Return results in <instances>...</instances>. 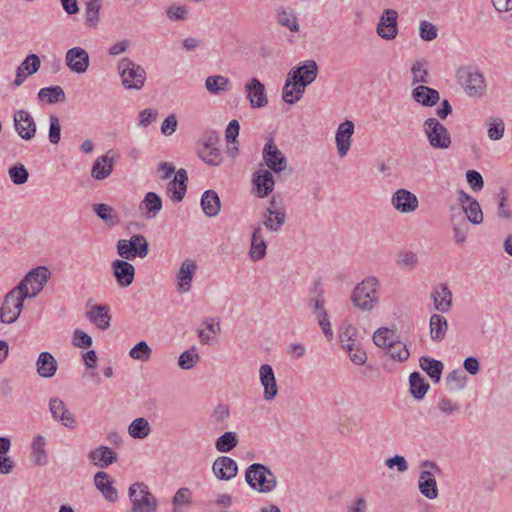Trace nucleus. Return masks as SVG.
Returning <instances> with one entry per match:
<instances>
[{"instance_id": "obj_20", "label": "nucleus", "mask_w": 512, "mask_h": 512, "mask_svg": "<svg viewBox=\"0 0 512 512\" xmlns=\"http://www.w3.org/2000/svg\"><path fill=\"white\" fill-rule=\"evenodd\" d=\"M453 238L456 245H463L467 240L469 225L459 208H452L450 215Z\"/></svg>"}, {"instance_id": "obj_24", "label": "nucleus", "mask_w": 512, "mask_h": 512, "mask_svg": "<svg viewBox=\"0 0 512 512\" xmlns=\"http://www.w3.org/2000/svg\"><path fill=\"white\" fill-rule=\"evenodd\" d=\"M260 382L264 388L263 396L266 401L275 399L278 387L274 371L269 364H263L259 369Z\"/></svg>"}, {"instance_id": "obj_64", "label": "nucleus", "mask_w": 512, "mask_h": 512, "mask_svg": "<svg viewBox=\"0 0 512 512\" xmlns=\"http://www.w3.org/2000/svg\"><path fill=\"white\" fill-rule=\"evenodd\" d=\"M498 209L497 215L500 218L509 219L511 217V212L507 206V190L504 187H501L499 192L496 194Z\"/></svg>"}, {"instance_id": "obj_26", "label": "nucleus", "mask_w": 512, "mask_h": 512, "mask_svg": "<svg viewBox=\"0 0 512 512\" xmlns=\"http://www.w3.org/2000/svg\"><path fill=\"white\" fill-rule=\"evenodd\" d=\"M354 133V123L350 120H345L339 124L335 140L337 145V151L340 157L346 156L351 146V137Z\"/></svg>"}, {"instance_id": "obj_31", "label": "nucleus", "mask_w": 512, "mask_h": 512, "mask_svg": "<svg viewBox=\"0 0 512 512\" xmlns=\"http://www.w3.org/2000/svg\"><path fill=\"white\" fill-rule=\"evenodd\" d=\"M412 98L424 107H432L440 100L439 92L426 85H419L412 90Z\"/></svg>"}, {"instance_id": "obj_10", "label": "nucleus", "mask_w": 512, "mask_h": 512, "mask_svg": "<svg viewBox=\"0 0 512 512\" xmlns=\"http://www.w3.org/2000/svg\"><path fill=\"white\" fill-rule=\"evenodd\" d=\"M116 248L118 255L127 260L145 258L149 253L148 242L141 234H134L130 239H120Z\"/></svg>"}, {"instance_id": "obj_11", "label": "nucleus", "mask_w": 512, "mask_h": 512, "mask_svg": "<svg viewBox=\"0 0 512 512\" xmlns=\"http://www.w3.org/2000/svg\"><path fill=\"white\" fill-rule=\"evenodd\" d=\"M320 287L319 283L315 284L314 290L318 295L316 297H310L308 299V306L312 310V313L317 318L319 326L322 329L323 334L328 338H332L333 332L331 329V324L329 321L328 314L324 308V298L322 297L323 291L318 288Z\"/></svg>"}, {"instance_id": "obj_52", "label": "nucleus", "mask_w": 512, "mask_h": 512, "mask_svg": "<svg viewBox=\"0 0 512 512\" xmlns=\"http://www.w3.org/2000/svg\"><path fill=\"white\" fill-rule=\"evenodd\" d=\"M239 443L238 435L236 432H225L217 438L215 448L221 453H228L233 450Z\"/></svg>"}, {"instance_id": "obj_42", "label": "nucleus", "mask_w": 512, "mask_h": 512, "mask_svg": "<svg viewBox=\"0 0 512 512\" xmlns=\"http://www.w3.org/2000/svg\"><path fill=\"white\" fill-rule=\"evenodd\" d=\"M93 211L109 227L116 226L120 223V218L118 217L117 213L108 204H94Z\"/></svg>"}, {"instance_id": "obj_7", "label": "nucleus", "mask_w": 512, "mask_h": 512, "mask_svg": "<svg viewBox=\"0 0 512 512\" xmlns=\"http://www.w3.org/2000/svg\"><path fill=\"white\" fill-rule=\"evenodd\" d=\"M418 489L426 498L433 500L438 497L436 475L441 473L440 467L433 461L425 460L420 464Z\"/></svg>"}, {"instance_id": "obj_46", "label": "nucleus", "mask_w": 512, "mask_h": 512, "mask_svg": "<svg viewBox=\"0 0 512 512\" xmlns=\"http://www.w3.org/2000/svg\"><path fill=\"white\" fill-rule=\"evenodd\" d=\"M409 383L412 396L418 400L422 399L429 389V384L419 372H413L410 374Z\"/></svg>"}, {"instance_id": "obj_38", "label": "nucleus", "mask_w": 512, "mask_h": 512, "mask_svg": "<svg viewBox=\"0 0 512 512\" xmlns=\"http://www.w3.org/2000/svg\"><path fill=\"white\" fill-rule=\"evenodd\" d=\"M46 440L42 435H37L31 443V461L37 466L48 463V454L45 450Z\"/></svg>"}, {"instance_id": "obj_28", "label": "nucleus", "mask_w": 512, "mask_h": 512, "mask_svg": "<svg viewBox=\"0 0 512 512\" xmlns=\"http://www.w3.org/2000/svg\"><path fill=\"white\" fill-rule=\"evenodd\" d=\"M188 176L185 169H179L167 186V194L174 202H180L187 190Z\"/></svg>"}, {"instance_id": "obj_62", "label": "nucleus", "mask_w": 512, "mask_h": 512, "mask_svg": "<svg viewBox=\"0 0 512 512\" xmlns=\"http://www.w3.org/2000/svg\"><path fill=\"white\" fill-rule=\"evenodd\" d=\"M189 9L185 5H169L166 8V16L170 21H186L188 19Z\"/></svg>"}, {"instance_id": "obj_50", "label": "nucleus", "mask_w": 512, "mask_h": 512, "mask_svg": "<svg viewBox=\"0 0 512 512\" xmlns=\"http://www.w3.org/2000/svg\"><path fill=\"white\" fill-rule=\"evenodd\" d=\"M395 332L387 327H381L374 332L373 342L380 348H389L396 342Z\"/></svg>"}, {"instance_id": "obj_8", "label": "nucleus", "mask_w": 512, "mask_h": 512, "mask_svg": "<svg viewBox=\"0 0 512 512\" xmlns=\"http://www.w3.org/2000/svg\"><path fill=\"white\" fill-rule=\"evenodd\" d=\"M20 288H12L3 299L0 307V321L3 324H13L20 317L26 298L19 293Z\"/></svg>"}, {"instance_id": "obj_19", "label": "nucleus", "mask_w": 512, "mask_h": 512, "mask_svg": "<svg viewBox=\"0 0 512 512\" xmlns=\"http://www.w3.org/2000/svg\"><path fill=\"white\" fill-rule=\"evenodd\" d=\"M49 410L55 421L70 429L76 427L74 415L67 409L65 403L60 398L53 397L49 400Z\"/></svg>"}, {"instance_id": "obj_25", "label": "nucleus", "mask_w": 512, "mask_h": 512, "mask_svg": "<svg viewBox=\"0 0 512 512\" xmlns=\"http://www.w3.org/2000/svg\"><path fill=\"white\" fill-rule=\"evenodd\" d=\"M276 23L291 33L300 31V24L296 11L287 6H279L275 10Z\"/></svg>"}, {"instance_id": "obj_17", "label": "nucleus", "mask_w": 512, "mask_h": 512, "mask_svg": "<svg viewBox=\"0 0 512 512\" xmlns=\"http://www.w3.org/2000/svg\"><path fill=\"white\" fill-rule=\"evenodd\" d=\"M245 92L252 108H263L268 104L264 84L257 78H251L245 84Z\"/></svg>"}, {"instance_id": "obj_30", "label": "nucleus", "mask_w": 512, "mask_h": 512, "mask_svg": "<svg viewBox=\"0 0 512 512\" xmlns=\"http://www.w3.org/2000/svg\"><path fill=\"white\" fill-rule=\"evenodd\" d=\"M88 459L100 468H106L117 461V453L110 447L99 446L88 453Z\"/></svg>"}, {"instance_id": "obj_48", "label": "nucleus", "mask_w": 512, "mask_h": 512, "mask_svg": "<svg viewBox=\"0 0 512 512\" xmlns=\"http://www.w3.org/2000/svg\"><path fill=\"white\" fill-rule=\"evenodd\" d=\"M101 6L102 0H86L85 23L88 27L95 28L98 25Z\"/></svg>"}, {"instance_id": "obj_51", "label": "nucleus", "mask_w": 512, "mask_h": 512, "mask_svg": "<svg viewBox=\"0 0 512 512\" xmlns=\"http://www.w3.org/2000/svg\"><path fill=\"white\" fill-rule=\"evenodd\" d=\"M460 210L466 218V221H469L474 225H479L484 220L482 209L477 200L471 201V203L466 204L465 207Z\"/></svg>"}, {"instance_id": "obj_16", "label": "nucleus", "mask_w": 512, "mask_h": 512, "mask_svg": "<svg viewBox=\"0 0 512 512\" xmlns=\"http://www.w3.org/2000/svg\"><path fill=\"white\" fill-rule=\"evenodd\" d=\"M391 204L398 212L409 214L417 210L419 201L414 193L401 188L393 193L391 197Z\"/></svg>"}, {"instance_id": "obj_59", "label": "nucleus", "mask_w": 512, "mask_h": 512, "mask_svg": "<svg viewBox=\"0 0 512 512\" xmlns=\"http://www.w3.org/2000/svg\"><path fill=\"white\" fill-rule=\"evenodd\" d=\"M413 75V84L415 83H428V70L427 62L425 60L416 61L411 67Z\"/></svg>"}, {"instance_id": "obj_57", "label": "nucleus", "mask_w": 512, "mask_h": 512, "mask_svg": "<svg viewBox=\"0 0 512 512\" xmlns=\"http://www.w3.org/2000/svg\"><path fill=\"white\" fill-rule=\"evenodd\" d=\"M418 256L412 251H400L397 254L396 263L402 269L412 270L418 265Z\"/></svg>"}, {"instance_id": "obj_34", "label": "nucleus", "mask_w": 512, "mask_h": 512, "mask_svg": "<svg viewBox=\"0 0 512 512\" xmlns=\"http://www.w3.org/2000/svg\"><path fill=\"white\" fill-rule=\"evenodd\" d=\"M58 364L50 352H41L36 361V370L40 377L51 378L57 372Z\"/></svg>"}, {"instance_id": "obj_47", "label": "nucleus", "mask_w": 512, "mask_h": 512, "mask_svg": "<svg viewBox=\"0 0 512 512\" xmlns=\"http://www.w3.org/2000/svg\"><path fill=\"white\" fill-rule=\"evenodd\" d=\"M151 432V426L147 419L139 417L134 419L128 426V433L132 438L144 439Z\"/></svg>"}, {"instance_id": "obj_6", "label": "nucleus", "mask_w": 512, "mask_h": 512, "mask_svg": "<svg viewBox=\"0 0 512 512\" xmlns=\"http://www.w3.org/2000/svg\"><path fill=\"white\" fill-rule=\"evenodd\" d=\"M132 512H156L158 501L143 482L133 483L128 490Z\"/></svg>"}, {"instance_id": "obj_43", "label": "nucleus", "mask_w": 512, "mask_h": 512, "mask_svg": "<svg viewBox=\"0 0 512 512\" xmlns=\"http://www.w3.org/2000/svg\"><path fill=\"white\" fill-rule=\"evenodd\" d=\"M419 363L421 369L425 371L435 383L440 381L443 371V363L441 361L423 356L420 358Z\"/></svg>"}, {"instance_id": "obj_58", "label": "nucleus", "mask_w": 512, "mask_h": 512, "mask_svg": "<svg viewBox=\"0 0 512 512\" xmlns=\"http://www.w3.org/2000/svg\"><path fill=\"white\" fill-rule=\"evenodd\" d=\"M488 137L491 140H500L504 135L505 125L501 118L491 117L488 119Z\"/></svg>"}, {"instance_id": "obj_61", "label": "nucleus", "mask_w": 512, "mask_h": 512, "mask_svg": "<svg viewBox=\"0 0 512 512\" xmlns=\"http://www.w3.org/2000/svg\"><path fill=\"white\" fill-rule=\"evenodd\" d=\"M152 354V350L147 344L146 341L138 342L134 347L129 351V356L134 360L139 361H147Z\"/></svg>"}, {"instance_id": "obj_45", "label": "nucleus", "mask_w": 512, "mask_h": 512, "mask_svg": "<svg viewBox=\"0 0 512 512\" xmlns=\"http://www.w3.org/2000/svg\"><path fill=\"white\" fill-rule=\"evenodd\" d=\"M38 98L48 104H55L58 102H64L66 100V95L62 87L50 86L40 89L38 92Z\"/></svg>"}, {"instance_id": "obj_39", "label": "nucleus", "mask_w": 512, "mask_h": 512, "mask_svg": "<svg viewBox=\"0 0 512 512\" xmlns=\"http://www.w3.org/2000/svg\"><path fill=\"white\" fill-rule=\"evenodd\" d=\"M201 206L206 216H217L221 208V202L218 194L213 190L205 191L201 197Z\"/></svg>"}, {"instance_id": "obj_60", "label": "nucleus", "mask_w": 512, "mask_h": 512, "mask_svg": "<svg viewBox=\"0 0 512 512\" xmlns=\"http://www.w3.org/2000/svg\"><path fill=\"white\" fill-rule=\"evenodd\" d=\"M8 175L11 181L16 185H22L27 182L29 173L23 164H16L8 169Z\"/></svg>"}, {"instance_id": "obj_32", "label": "nucleus", "mask_w": 512, "mask_h": 512, "mask_svg": "<svg viewBox=\"0 0 512 512\" xmlns=\"http://www.w3.org/2000/svg\"><path fill=\"white\" fill-rule=\"evenodd\" d=\"M88 320L95 324L100 330H106L110 327L111 316L107 305H94L86 312Z\"/></svg>"}, {"instance_id": "obj_49", "label": "nucleus", "mask_w": 512, "mask_h": 512, "mask_svg": "<svg viewBox=\"0 0 512 512\" xmlns=\"http://www.w3.org/2000/svg\"><path fill=\"white\" fill-rule=\"evenodd\" d=\"M230 85V80L222 75L208 76L205 80V87L207 91L213 95L227 91Z\"/></svg>"}, {"instance_id": "obj_40", "label": "nucleus", "mask_w": 512, "mask_h": 512, "mask_svg": "<svg viewBox=\"0 0 512 512\" xmlns=\"http://www.w3.org/2000/svg\"><path fill=\"white\" fill-rule=\"evenodd\" d=\"M430 337L435 342H440L445 338L448 330L446 318L440 314H433L430 317Z\"/></svg>"}, {"instance_id": "obj_63", "label": "nucleus", "mask_w": 512, "mask_h": 512, "mask_svg": "<svg viewBox=\"0 0 512 512\" xmlns=\"http://www.w3.org/2000/svg\"><path fill=\"white\" fill-rule=\"evenodd\" d=\"M388 352L393 360L399 362L407 361L410 356V352L407 349L406 345L398 340L388 348Z\"/></svg>"}, {"instance_id": "obj_44", "label": "nucleus", "mask_w": 512, "mask_h": 512, "mask_svg": "<svg viewBox=\"0 0 512 512\" xmlns=\"http://www.w3.org/2000/svg\"><path fill=\"white\" fill-rule=\"evenodd\" d=\"M11 447V440L8 437H0V473L10 474L14 467V461L6 456Z\"/></svg>"}, {"instance_id": "obj_3", "label": "nucleus", "mask_w": 512, "mask_h": 512, "mask_svg": "<svg viewBox=\"0 0 512 512\" xmlns=\"http://www.w3.org/2000/svg\"><path fill=\"white\" fill-rule=\"evenodd\" d=\"M379 281L376 277H367L354 288L351 301L355 307L363 311H371L377 305Z\"/></svg>"}, {"instance_id": "obj_23", "label": "nucleus", "mask_w": 512, "mask_h": 512, "mask_svg": "<svg viewBox=\"0 0 512 512\" xmlns=\"http://www.w3.org/2000/svg\"><path fill=\"white\" fill-rule=\"evenodd\" d=\"M254 194L259 198L268 196L274 189L275 181L272 172L260 169L253 174Z\"/></svg>"}, {"instance_id": "obj_21", "label": "nucleus", "mask_w": 512, "mask_h": 512, "mask_svg": "<svg viewBox=\"0 0 512 512\" xmlns=\"http://www.w3.org/2000/svg\"><path fill=\"white\" fill-rule=\"evenodd\" d=\"M212 472L217 479L229 481L236 477L238 465L235 460L228 456H219L212 465Z\"/></svg>"}, {"instance_id": "obj_15", "label": "nucleus", "mask_w": 512, "mask_h": 512, "mask_svg": "<svg viewBox=\"0 0 512 512\" xmlns=\"http://www.w3.org/2000/svg\"><path fill=\"white\" fill-rule=\"evenodd\" d=\"M318 74V65L314 60H307L303 64L292 68L288 72L290 79L297 82L303 88H306L316 79Z\"/></svg>"}, {"instance_id": "obj_9", "label": "nucleus", "mask_w": 512, "mask_h": 512, "mask_svg": "<svg viewBox=\"0 0 512 512\" xmlns=\"http://www.w3.org/2000/svg\"><path fill=\"white\" fill-rule=\"evenodd\" d=\"M422 128L432 148L445 150L451 146L450 133L437 118H427Z\"/></svg>"}, {"instance_id": "obj_13", "label": "nucleus", "mask_w": 512, "mask_h": 512, "mask_svg": "<svg viewBox=\"0 0 512 512\" xmlns=\"http://www.w3.org/2000/svg\"><path fill=\"white\" fill-rule=\"evenodd\" d=\"M13 122L15 131L21 139L29 141L35 137L36 122L27 110H16L13 115Z\"/></svg>"}, {"instance_id": "obj_1", "label": "nucleus", "mask_w": 512, "mask_h": 512, "mask_svg": "<svg viewBox=\"0 0 512 512\" xmlns=\"http://www.w3.org/2000/svg\"><path fill=\"white\" fill-rule=\"evenodd\" d=\"M245 481L252 490L262 494L274 491L278 483L271 469L261 463H253L246 468Z\"/></svg>"}, {"instance_id": "obj_2", "label": "nucleus", "mask_w": 512, "mask_h": 512, "mask_svg": "<svg viewBox=\"0 0 512 512\" xmlns=\"http://www.w3.org/2000/svg\"><path fill=\"white\" fill-rule=\"evenodd\" d=\"M457 81L465 93L472 98H482L487 84L483 73L474 66H461L456 73Z\"/></svg>"}, {"instance_id": "obj_41", "label": "nucleus", "mask_w": 512, "mask_h": 512, "mask_svg": "<svg viewBox=\"0 0 512 512\" xmlns=\"http://www.w3.org/2000/svg\"><path fill=\"white\" fill-rule=\"evenodd\" d=\"M142 208L145 209V217L147 219H153L162 209V200L156 193L148 192L140 205V209Z\"/></svg>"}, {"instance_id": "obj_54", "label": "nucleus", "mask_w": 512, "mask_h": 512, "mask_svg": "<svg viewBox=\"0 0 512 512\" xmlns=\"http://www.w3.org/2000/svg\"><path fill=\"white\" fill-rule=\"evenodd\" d=\"M198 155L210 166H219L223 161L221 150L218 147H200Z\"/></svg>"}, {"instance_id": "obj_4", "label": "nucleus", "mask_w": 512, "mask_h": 512, "mask_svg": "<svg viewBox=\"0 0 512 512\" xmlns=\"http://www.w3.org/2000/svg\"><path fill=\"white\" fill-rule=\"evenodd\" d=\"M117 71L122 85L129 90H140L145 84V69L128 57L122 58L117 64Z\"/></svg>"}, {"instance_id": "obj_35", "label": "nucleus", "mask_w": 512, "mask_h": 512, "mask_svg": "<svg viewBox=\"0 0 512 512\" xmlns=\"http://www.w3.org/2000/svg\"><path fill=\"white\" fill-rule=\"evenodd\" d=\"M431 298L437 311L445 313L452 305V293L446 284L438 286L432 293Z\"/></svg>"}, {"instance_id": "obj_12", "label": "nucleus", "mask_w": 512, "mask_h": 512, "mask_svg": "<svg viewBox=\"0 0 512 512\" xmlns=\"http://www.w3.org/2000/svg\"><path fill=\"white\" fill-rule=\"evenodd\" d=\"M262 157L266 166L275 173H280L287 168V159L272 138L265 143Z\"/></svg>"}, {"instance_id": "obj_33", "label": "nucleus", "mask_w": 512, "mask_h": 512, "mask_svg": "<svg viewBox=\"0 0 512 512\" xmlns=\"http://www.w3.org/2000/svg\"><path fill=\"white\" fill-rule=\"evenodd\" d=\"M114 168V158L109 156V152L99 156L93 163L91 175L96 180L106 179L111 175Z\"/></svg>"}, {"instance_id": "obj_55", "label": "nucleus", "mask_w": 512, "mask_h": 512, "mask_svg": "<svg viewBox=\"0 0 512 512\" xmlns=\"http://www.w3.org/2000/svg\"><path fill=\"white\" fill-rule=\"evenodd\" d=\"M286 216L272 214L270 210L262 212L263 225L271 232H278L286 222Z\"/></svg>"}, {"instance_id": "obj_22", "label": "nucleus", "mask_w": 512, "mask_h": 512, "mask_svg": "<svg viewBox=\"0 0 512 512\" xmlns=\"http://www.w3.org/2000/svg\"><path fill=\"white\" fill-rule=\"evenodd\" d=\"M127 259H116L112 262L111 267L117 284L121 287L130 286L135 277L134 266L126 261Z\"/></svg>"}, {"instance_id": "obj_56", "label": "nucleus", "mask_w": 512, "mask_h": 512, "mask_svg": "<svg viewBox=\"0 0 512 512\" xmlns=\"http://www.w3.org/2000/svg\"><path fill=\"white\" fill-rule=\"evenodd\" d=\"M200 356L197 352L196 347L184 351L178 359V365L181 369L189 370L192 369L199 361Z\"/></svg>"}, {"instance_id": "obj_37", "label": "nucleus", "mask_w": 512, "mask_h": 512, "mask_svg": "<svg viewBox=\"0 0 512 512\" xmlns=\"http://www.w3.org/2000/svg\"><path fill=\"white\" fill-rule=\"evenodd\" d=\"M305 92V88L300 86L297 82L290 79L287 75L285 84L282 89V99L287 104H295L298 102Z\"/></svg>"}, {"instance_id": "obj_36", "label": "nucleus", "mask_w": 512, "mask_h": 512, "mask_svg": "<svg viewBox=\"0 0 512 512\" xmlns=\"http://www.w3.org/2000/svg\"><path fill=\"white\" fill-rule=\"evenodd\" d=\"M267 245L262 235V228L256 227L252 233L249 256L253 261H259L266 255Z\"/></svg>"}, {"instance_id": "obj_53", "label": "nucleus", "mask_w": 512, "mask_h": 512, "mask_svg": "<svg viewBox=\"0 0 512 512\" xmlns=\"http://www.w3.org/2000/svg\"><path fill=\"white\" fill-rule=\"evenodd\" d=\"M339 337L341 345L345 350H353V347L359 345L357 329L352 325L343 327Z\"/></svg>"}, {"instance_id": "obj_18", "label": "nucleus", "mask_w": 512, "mask_h": 512, "mask_svg": "<svg viewBox=\"0 0 512 512\" xmlns=\"http://www.w3.org/2000/svg\"><path fill=\"white\" fill-rule=\"evenodd\" d=\"M65 62L74 73H85L89 67V54L81 47H73L66 52Z\"/></svg>"}, {"instance_id": "obj_29", "label": "nucleus", "mask_w": 512, "mask_h": 512, "mask_svg": "<svg viewBox=\"0 0 512 512\" xmlns=\"http://www.w3.org/2000/svg\"><path fill=\"white\" fill-rule=\"evenodd\" d=\"M94 484L96 488L101 492L105 500L110 503H114L118 500V491L113 486V481L111 480L108 473L104 471H99L94 475Z\"/></svg>"}, {"instance_id": "obj_14", "label": "nucleus", "mask_w": 512, "mask_h": 512, "mask_svg": "<svg viewBox=\"0 0 512 512\" xmlns=\"http://www.w3.org/2000/svg\"><path fill=\"white\" fill-rule=\"evenodd\" d=\"M398 13L394 9H385L376 27L377 35L384 40H393L398 35Z\"/></svg>"}, {"instance_id": "obj_27", "label": "nucleus", "mask_w": 512, "mask_h": 512, "mask_svg": "<svg viewBox=\"0 0 512 512\" xmlns=\"http://www.w3.org/2000/svg\"><path fill=\"white\" fill-rule=\"evenodd\" d=\"M197 270V264L192 259H186L182 262L176 278H177V289L181 293H186L191 289V283L194 274Z\"/></svg>"}, {"instance_id": "obj_5", "label": "nucleus", "mask_w": 512, "mask_h": 512, "mask_svg": "<svg viewBox=\"0 0 512 512\" xmlns=\"http://www.w3.org/2000/svg\"><path fill=\"white\" fill-rule=\"evenodd\" d=\"M50 275L51 273L47 267L38 266L31 269L14 288H20L19 293L26 299L34 298L43 290Z\"/></svg>"}]
</instances>
